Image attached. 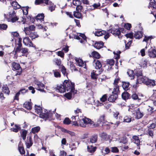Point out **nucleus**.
<instances>
[{
	"mask_svg": "<svg viewBox=\"0 0 156 156\" xmlns=\"http://www.w3.org/2000/svg\"><path fill=\"white\" fill-rule=\"evenodd\" d=\"M104 115L101 116L97 121L96 123H95L90 119L84 117L82 119L84 123L85 124H89L90 126H99V127L106 126H110L111 123H109L107 122L104 121Z\"/></svg>",
	"mask_w": 156,
	"mask_h": 156,
	"instance_id": "f257e3e1",
	"label": "nucleus"
},
{
	"mask_svg": "<svg viewBox=\"0 0 156 156\" xmlns=\"http://www.w3.org/2000/svg\"><path fill=\"white\" fill-rule=\"evenodd\" d=\"M35 112L39 115L40 117L42 118H49L51 117L52 113L50 111L48 112L47 110L44 109L43 110L40 106H35Z\"/></svg>",
	"mask_w": 156,
	"mask_h": 156,
	"instance_id": "f03ea898",
	"label": "nucleus"
},
{
	"mask_svg": "<svg viewBox=\"0 0 156 156\" xmlns=\"http://www.w3.org/2000/svg\"><path fill=\"white\" fill-rule=\"evenodd\" d=\"M35 3L36 5H38L43 3L45 4L48 5L49 9L51 12L55 9V5L48 0H36Z\"/></svg>",
	"mask_w": 156,
	"mask_h": 156,
	"instance_id": "7ed1b4c3",
	"label": "nucleus"
},
{
	"mask_svg": "<svg viewBox=\"0 0 156 156\" xmlns=\"http://www.w3.org/2000/svg\"><path fill=\"white\" fill-rule=\"evenodd\" d=\"M63 84L64 85L65 89L68 92H74V84L68 80L64 81Z\"/></svg>",
	"mask_w": 156,
	"mask_h": 156,
	"instance_id": "20e7f679",
	"label": "nucleus"
},
{
	"mask_svg": "<svg viewBox=\"0 0 156 156\" xmlns=\"http://www.w3.org/2000/svg\"><path fill=\"white\" fill-rule=\"evenodd\" d=\"M109 33H111L115 36H118L119 38L122 37L120 35V31L119 29H116L115 27H112L111 29L108 30Z\"/></svg>",
	"mask_w": 156,
	"mask_h": 156,
	"instance_id": "39448f33",
	"label": "nucleus"
},
{
	"mask_svg": "<svg viewBox=\"0 0 156 156\" xmlns=\"http://www.w3.org/2000/svg\"><path fill=\"white\" fill-rule=\"evenodd\" d=\"M35 84L36 89L41 92H45V91L44 90V84L41 82L37 81L36 82Z\"/></svg>",
	"mask_w": 156,
	"mask_h": 156,
	"instance_id": "423d86ee",
	"label": "nucleus"
},
{
	"mask_svg": "<svg viewBox=\"0 0 156 156\" xmlns=\"http://www.w3.org/2000/svg\"><path fill=\"white\" fill-rule=\"evenodd\" d=\"M23 42L26 46H29L30 47H35V46L34 45L30 39L28 37H26L23 38Z\"/></svg>",
	"mask_w": 156,
	"mask_h": 156,
	"instance_id": "0eeeda50",
	"label": "nucleus"
},
{
	"mask_svg": "<svg viewBox=\"0 0 156 156\" xmlns=\"http://www.w3.org/2000/svg\"><path fill=\"white\" fill-rule=\"evenodd\" d=\"M9 21H11L12 23H14L18 20V18L16 16L14 11H13L12 13H10L9 15Z\"/></svg>",
	"mask_w": 156,
	"mask_h": 156,
	"instance_id": "6e6552de",
	"label": "nucleus"
},
{
	"mask_svg": "<svg viewBox=\"0 0 156 156\" xmlns=\"http://www.w3.org/2000/svg\"><path fill=\"white\" fill-rule=\"evenodd\" d=\"M136 118L139 119L141 118L144 115L143 113L141 112L139 108H137L135 110Z\"/></svg>",
	"mask_w": 156,
	"mask_h": 156,
	"instance_id": "1a4fd4ad",
	"label": "nucleus"
},
{
	"mask_svg": "<svg viewBox=\"0 0 156 156\" xmlns=\"http://www.w3.org/2000/svg\"><path fill=\"white\" fill-rule=\"evenodd\" d=\"M35 28V27L34 25H32L28 27L24 28V31L26 35H29V34L30 33V30H34Z\"/></svg>",
	"mask_w": 156,
	"mask_h": 156,
	"instance_id": "9d476101",
	"label": "nucleus"
},
{
	"mask_svg": "<svg viewBox=\"0 0 156 156\" xmlns=\"http://www.w3.org/2000/svg\"><path fill=\"white\" fill-rule=\"evenodd\" d=\"M145 84L148 87H151L154 86L155 83L154 80H151L147 78L145 82Z\"/></svg>",
	"mask_w": 156,
	"mask_h": 156,
	"instance_id": "9b49d317",
	"label": "nucleus"
},
{
	"mask_svg": "<svg viewBox=\"0 0 156 156\" xmlns=\"http://www.w3.org/2000/svg\"><path fill=\"white\" fill-rule=\"evenodd\" d=\"M75 61L77 62V65L80 67H84L85 68H86V64L84 63L83 61L80 59L76 58L75 59Z\"/></svg>",
	"mask_w": 156,
	"mask_h": 156,
	"instance_id": "f8f14e48",
	"label": "nucleus"
},
{
	"mask_svg": "<svg viewBox=\"0 0 156 156\" xmlns=\"http://www.w3.org/2000/svg\"><path fill=\"white\" fill-rule=\"evenodd\" d=\"M148 54L150 58H155L156 57V50L152 49H149Z\"/></svg>",
	"mask_w": 156,
	"mask_h": 156,
	"instance_id": "ddd939ff",
	"label": "nucleus"
},
{
	"mask_svg": "<svg viewBox=\"0 0 156 156\" xmlns=\"http://www.w3.org/2000/svg\"><path fill=\"white\" fill-rule=\"evenodd\" d=\"M118 94H112L110 95L108 98V100L110 102H113L118 98Z\"/></svg>",
	"mask_w": 156,
	"mask_h": 156,
	"instance_id": "4468645a",
	"label": "nucleus"
},
{
	"mask_svg": "<svg viewBox=\"0 0 156 156\" xmlns=\"http://www.w3.org/2000/svg\"><path fill=\"white\" fill-rule=\"evenodd\" d=\"M93 33L96 36H100L106 34V32L104 30H96L95 32L93 31Z\"/></svg>",
	"mask_w": 156,
	"mask_h": 156,
	"instance_id": "2eb2a0df",
	"label": "nucleus"
},
{
	"mask_svg": "<svg viewBox=\"0 0 156 156\" xmlns=\"http://www.w3.org/2000/svg\"><path fill=\"white\" fill-rule=\"evenodd\" d=\"M104 45V43L102 41H98L94 44V47L97 49H100L102 48Z\"/></svg>",
	"mask_w": 156,
	"mask_h": 156,
	"instance_id": "dca6fc26",
	"label": "nucleus"
},
{
	"mask_svg": "<svg viewBox=\"0 0 156 156\" xmlns=\"http://www.w3.org/2000/svg\"><path fill=\"white\" fill-rule=\"evenodd\" d=\"M56 89L57 91L60 92L61 93H64L66 90L63 84V85H61L57 86Z\"/></svg>",
	"mask_w": 156,
	"mask_h": 156,
	"instance_id": "f3484780",
	"label": "nucleus"
},
{
	"mask_svg": "<svg viewBox=\"0 0 156 156\" xmlns=\"http://www.w3.org/2000/svg\"><path fill=\"white\" fill-rule=\"evenodd\" d=\"M147 78L145 77H138L136 83H143L145 84V82L146 81Z\"/></svg>",
	"mask_w": 156,
	"mask_h": 156,
	"instance_id": "a211bd4d",
	"label": "nucleus"
},
{
	"mask_svg": "<svg viewBox=\"0 0 156 156\" xmlns=\"http://www.w3.org/2000/svg\"><path fill=\"white\" fill-rule=\"evenodd\" d=\"M143 36V32L141 31H139L136 32L134 35V37L136 39H140Z\"/></svg>",
	"mask_w": 156,
	"mask_h": 156,
	"instance_id": "6ab92c4d",
	"label": "nucleus"
},
{
	"mask_svg": "<svg viewBox=\"0 0 156 156\" xmlns=\"http://www.w3.org/2000/svg\"><path fill=\"white\" fill-rule=\"evenodd\" d=\"M44 15L43 13L39 14L36 17V19L38 21V20L42 22L44 21Z\"/></svg>",
	"mask_w": 156,
	"mask_h": 156,
	"instance_id": "aec40b11",
	"label": "nucleus"
},
{
	"mask_svg": "<svg viewBox=\"0 0 156 156\" xmlns=\"http://www.w3.org/2000/svg\"><path fill=\"white\" fill-rule=\"evenodd\" d=\"M151 128H148L146 130H144V134L149 135L150 136L152 137L153 136V132L151 130Z\"/></svg>",
	"mask_w": 156,
	"mask_h": 156,
	"instance_id": "412c9836",
	"label": "nucleus"
},
{
	"mask_svg": "<svg viewBox=\"0 0 156 156\" xmlns=\"http://www.w3.org/2000/svg\"><path fill=\"white\" fill-rule=\"evenodd\" d=\"M87 151L90 153H93L96 150V147H93L91 145L88 146L87 147Z\"/></svg>",
	"mask_w": 156,
	"mask_h": 156,
	"instance_id": "4be33fe9",
	"label": "nucleus"
},
{
	"mask_svg": "<svg viewBox=\"0 0 156 156\" xmlns=\"http://www.w3.org/2000/svg\"><path fill=\"white\" fill-rule=\"evenodd\" d=\"M97 71L93 70L92 72L91 73V76L92 79L96 80L97 78V76L98 75V74L97 73Z\"/></svg>",
	"mask_w": 156,
	"mask_h": 156,
	"instance_id": "5701e85b",
	"label": "nucleus"
},
{
	"mask_svg": "<svg viewBox=\"0 0 156 156\" xmlns=\"http://www.w3.org/2000/svg\"><path fill=\"white\" fill-rule=\"evenodd\" d=\"M12 6L14 9H16L21 7L20 5L16 2H12L11 3Z\"/></svg>",
	"mask_w": 156,
	"mask_h": 156,
	"instance_id": "b1692460",
	"label": "nucleus"
},
{
	"mask_svg": "<svg viewBox=\"0 0 156 156\" xmlns=\"http://www.w3.org/2000/svg\"><path fill=\"white\" fill-rule=\"evenodd\" d=\"M61 131L64 133H66L69 134L71 136H74L75 135V133L74 132L67 130L63 127H60Z\"/></svg>",
	"mask_w": 156,
	"mask_h": 156,
	"instance_id": "393cba45",
	"label": "nucleus"
},
{
	"mask_svg": "<svg viewBox=\"0 0 156 156\" xmlns=\"http://www.w3.org/2000/svg\"><path fill=\"white\" fill-rule=\"evenodd\" d=\"M133 100H138V101L142 103L143 102V101H141L142 98H139L138 95L136 94H132L131 96Z\"/></svg>",
	"mask_w": 156,
	"mask_h": 156,
	"instance_id": "a878e982",
	"label": "nucleus"
},
{
	"mask_svg": "<svg viewBox=\"0 0 156 156\" xmlns=\"http://www.w3.org/2000/svg\"><path fill=\"white\" fill-rule=\"evenodd\" d=\"M133 139L135 140L134 143L137 145V146H139L140 144V140L138 136H133Z\"/></svg>",
	"mask_w": 156,
	"mask_h": 156,
	"instance_id": "bb28decb",
	"label": "nucleus"
},
{
	"mask_svg": "<svg viewBox=\"0 0 156 156\" xmlns=\"http://www.w3.org/2000/svg\"><path fill=\"white\" fill-rule=\"evenodd\" d=\"M2 91L4 93L8 95L9 94L10 92L9 88L6 85H4L2 87Z\"/></svg>",
	"mask_w": 156,
	"mask_h": 156,
	"instance_id": "cd10ccee",
	"label": "nucleus"
},
{
	"mask_svg": "<svg viewBox=\"0 0 156 156\" xmlns=\"http://www.w3.org/2000/svg\"><path fill=\"white\" fill-rule=\"evenodd\" d=\"M23 107L27 109H30L32 108L31 103L29 102H26L24 104Z\"/></svg>",
	"mask_w": 156,
	"mask_h": 156,
	"instance_id": "c85d7f7f",
	"label": "nucleus"
},
{
	"mask_svg": "<svg viewBox=\"0 0 156 156\" xmlns=\"http://www.w3.org/2000/svg\"><path fill=\"white\" fill-rule=\"evenodd\" d=\"M122 98L124 100L128 99L129 97V94L127 92H124L122 95Z\"/></svg>",
	"mask_w": 156,
	"mask_h": 156,
	"instance_id": "c756f323",
	"label": "nucleus"
},
{
	"mask_svg": "<svg viewBox=\"0 0 156 156\" xmlns=\"http://www.w3.org/2000/svg\"><path fill=\"white\" fill-rule=\"evenodd\" d=\"M12 66L13 68L16 70H18L20 68V64L15 62H14L12 63Z\"/></svg>",
	"mask_w": 156,
	"mask_h": 156,
	"instance_id": "7c9ffc66",
	"label": "nucleus"
},
{
	"mask_svg": "<svg viewBox=\"0 0 156 156\" xmlns=\"http://www.w3.org/2000/svg\"><path fill=\"white\" fill-rule=\"evenodd\" d=\"M29 36L31 38L32 40L38 37V35L35 32L30 33L29 34Z\"/></svg>",
	"mask_w": 156,
	"mask_h": 156,
	"instance_id": "2f4dec72",
	"label": "nucleus"
},
{
	"mask_svg": "<svg viewBox=\"0 0 156 156\" xmlns=\"http://www.w3.org/2000/svg\"><path fill=\"white\" fill-rule=\"evenodd\" d=\"M129 76L130 77L131 79H134V73L132 70H129L127 73Z\"/></svg>",
	"mask_w": 156,
	"mask_h": 156,
	"instance_id": "473e14b6",
	"label": "nucleus"
},
{
	"mask_svg": "<svg viewBox=\"0 0 156 156\" xmlns=\"http://www.w3.org/2000/svg\"><path fill=\"white\" fill-rule=\"evenodd\" d=\"M60 69L61 71L63 74L64 76H67L68 73L66 72V69L65 67L63 66H62Z\"/></svg>",
	"mask_w": 156,
	"mask_h": 156,
	"instance_id": "72a5a7b5",
	"label": "nucleus"
},
{
	"mask_svg": "<svg viewBox=\"0 0 156 156\" xmlns=\"http://www.w3.org/2000/svg\"><path fill=\"white\" fill-rule=\"evenodd\" d=\"M96 66L95 68L97 69H100L102 67V65L100 62L98 60L96 61L95 62Z\"/></svg>",
	"mask_w": 156,
	"mask_h": 156,
	"instance_id": "f704fd0d",
	"label": "nucleus"
},
{
	"mask_svg": "<svg viewBox=\"0 0 156 156\" xmlns=\"http://www.w3.org/2000/svg\"><path fill=\"white\" fill-rule=\"evenodd\" d=\"M92 56L95 58H99L100 57V55L99 53L96 51H93L92 52Z\"/></svg>",
	"mask_w": 156,
	"mask_h": 156,
	"instance_id": "c9c22d12",
	"label": "nucleus"
},
{
	"mask_svg": "<svg viewBox=\"0 0 156 156\" xmlns=\"http://www.w3.org/2000/svg\"><path fill=\"white\" fill-rule=\"evenodd\" d=\"M114 87L113 89V91L112 92V94H118V93L119 91V86L118 85H114Z\"/></svg>",
	"mask_w": 156,
	"mask_h": 156,
	"instance_id": "e433bc0d",
	"label": "nucleus"
},
{
	"mask_svg": "<svg viewBox=\"0 0 156 156\" xmlns=\"http://www.w3.org/2000/svg\"><path fill=\"white\" fill-rule=\"evenodd\" d=\"M27 133V131L24 130L23 131L22 133H21V136L23 140H25L26 139Z\"/></svg>",
	"mask_w": 156,
	"mask_h": 156,
	"instance_id": "4c0bfd02",
	"label": "nucleus"
},
{
	"mask_svg": "<svg viewBox=\"0 0 156 156\" xmlns=\"http://www.w3.org/2000/svg\"><path fill=\"white\" fill-rule=\"evenodd\" d=\"M79 35L83 38V39H81L80 41V42L81 43H83L85 42V41H86V37L84 34H80Z\"/></svg>",
	"mask_w": 156,
	"mask_h": 156,
	"instance_id": "58836bf2",
	"label": "nucleus"
},
{
	"mask_svg": "<svg viewBox=\"0 0 156 156\" xmlns=\"http://www.w3.org/2000/svg\"><path fill=\"white\" fill-rule=\"evenodd\" d=\"M73 15L75 17L77 18H80L81 16V13L77 11H74Z\"/></svg>",
	"mask_w": 156,
	"mask_h": 156,
	"instance_id": "ea45409f",
	"label": "nucleus"
},
{
	"mask_svg": "<svg viewBox=\"0 0 156 156\" xmlns=\"http://www.w3.org/2000/svg\"><path fill=\"white\" fill-rule=\"evenodd\" d=\"M18 150L20 154H24L25 153V151L24 149V148L23 146H19L18 147Z\"/></svg>",
	"mask_w": 156,
	"mask_h": 156,
	"instance_id": "a19ab883",
	"label": "nucleus"
},
{
	"mask_svg": "<svg viewBox=\"0 0 156 156\" xmlns=\"http://www.w3.org/2000/svg\"><path fill=\"white\" fill-rule=\"evenodd\" d=\"M40 127H33L31 129V132L35 134L38 132L40 130Z\"/></svg>",
	"mask_w": 156,
	"mask_h": 156,
	"instance_id": "79ce46f5",
	"label": "nucleus"
},
{
	"mask_svg": "<svg viewBox=\"0 0 156 156\" xmlns=\"http://www.w3.org/2000/svg\"><path fill=\"white\" fill-rule=\"evenodd\" d=\"M72 3L73 5L76 6L80 5L81 3L80 0H73Z\"/></svg>",
	"mask_w": 156,
	"mask_h": 156,
	"instance_id": "37998d69",
	"label": "nucleus"
},
{
	"mask_svg": "<svg viewBox=\"0 0 156 156\" xmlns=\"http://www.w3.org/2000/svg\"><path fill=\"white\" fill-rule=\"evenodd\" d=\"M53 73L54 76L56 77H60L61 76V74L60 72H58L57 70H53Z\"/></svg>",
	"mask_w": 156,
	"mask_h": 156,
	"instance_id": "c03bdc74",
	"label": "nucleus"
},
{
	"mask_svg": "<svg viewBox=\"0 0 156 156\" xmlns=\"http://www.w3.org/2000/svg\"><path fill=\"white\" fill-rule=\"evenodd\" d=\"M129 86V83H128L123 82L122 84V87L125 90H127Z\"/></svg>",
	"mask_w": 156,
	"mask_h": 156,
	"instance_id": "a18cd8bd",
	"label": "nucleus"
},
{
	"mask_svg": "<svg viewBox=\"0 0 156 156\" xmlns=\"http://www.w3.org/2000/svg\"><path fill=\"white\" fill-rule=\"evenodd\" d=\"M22 53V56H25V54L27 53L28 52V49L26 48H22L20 51Z\"/></svg>",
	"mask_w": 156,
	"mask_h": 156,
	"instance_id": "49530a36",
	"label": "nucleus"
},
{
	"mask_svg": "<svg viewBox=\"0 0 156 156\" xmlns=\"http://www.w3.org/2000/svg\"><path fill=\"white\" fill-rule=\"evenodd\" d=\"M97 136L95 135L93 136L90 140V141L91 143H93L96 142L97 141Z\"/></svg>",
	"mask_w": 156,
	"mask_h": 156,
	"instance_id": "de8ad7c7",
	"label": "nucleus"
},
{
	"mask_svg": "<svg viewBox=\"0 0 156 156\" xmlns=\"http://www.w3.org/2000/svg\"><path fill=\"white\" fill-rule=\"evenodd\" d=\"M71 122V121L68 118H66L64 120L63 123L64 124L68 125L70 124Z\"/></svg>",
	"mask_w": 156,
	"mask_h": 156,
	"instance_id": "09e8293b",
	"label": "nucleus"
},
{
	"mask_svg": "<svg viewBox=\"0 0 156 156\" xmlns=\"http://www.w3.org/2000/svg\"><path fill=\"white\" fill-rule=\"evenodd\" d=\"M148 7L149 8L152 7H153V8H156V3H154L153 2H150Z\"/></svg>",
	"mask_w": 156,
	"mask_h": 156,
	"instance_id": "8fccbe9b",
	"label": "nucleus"
},
{
	"mask_svg": "<svg viewBox=\"0 0 156 156\" xmlns=\"http://www.w3.org/2000/svg\"><path fill=\"white\" fill-rule=\"evenodd\" d=\"M53 61L58 66H60L61 62L60 59H58L57 58H55Z\"/></svg>",
	"mask_w": 156,
	"mask_h": 156,
	"instance_id": "3c124183",
	"label": "nucleus"
},
{
	"mask_svg": "<svg viewBox=\"0 0 156 156\" xmlns=\"http://www.w3.org/2000/svg\"><path fill=\"white\" fill-rule=\"evenodd\" d=\"M125 43L126 41H125ZM132 40H130L128 42L127 44H125V48L126 49H128L129 48V47L130 46L131 44H132Z\"/></svg>",
	"mask_w": 156,
	"mask_h": 156,
	"instance_id": "603ef678",
	"label": "nucleus"
},
{
	"mask_svg": "<svg viewBox=\"0 0 156 156\" xmlns=\"http://www.w3.org/2000/svg\"><path fill=\"white\" fill-rule=\"evenodd\" d=\"M21 129V127H16V128H12L10 129L11 131H12L16 133L19 130Z\"/></svg>",
	"mask_w": 156,
	"mask_h": 156,
	"instance_id": "864d4df0",
	"label": "nucleus"
},
{
	"mask_svg": "<svg viewBox=\"0 0 156 156\" xmlns=\"http://www.w3.org/2000/svg\"><path fill=\"white\" fill-rule=\"evenodd\" d=\"M111 151L113 153H118L119 150L117 147H114L112 148Z\"/></svg>",
	"mask_w": 156,
	"mask_h": 156,
	"instance_id": "5fc2aeb1",
	"label": "nucleus"
},
{
	"mask_svg": "<svg viewBox=\"0 0 156 156\" xmlns=\"http://www.w3.org/2000/svg\"><path fill=\"white\" fill-rule=\"evenodd\" d=\"M7 27V25L4 24H0V29L5 30Z\"/></svg>",
	"mask_w": 156,
	"mask_h": 156,
	"instance_id": "6e6d98bb",
	"label": "nucleus"
},
{
	"mask_svg": "<svg viewBox=\"0 0 156 156\" xmlns=\"http://www.w3.org/2000/svg\"><path fill=\"white\" fill-rule=\"evenodd\" d=\"M147 60H144L141 64V67L144 68L146 67L147 66Z\"/></svg>",
	"mask_w": 156,
	"mask_h": 156,
	"instance_id": "4d7b16f0",
	"label": "nucleus"
},
{
	"mask_svg": "<svg viewBox=\"0 0 156 156\" xmlns=\"http://www.w3.org/2000/svg\"><path fill=\"white\" fill-rule=\"evenodd\" d=\"M125 36L127 38H130L131 39H132L133 38V33H132L127 34L125 35Z\"/></svg>",
	"mask_w": 156,
	"mask_h": 156,
	"instance_id": "13d9d810",
	"label": "nucleus"
},
{
	"mask_svg": "<svg viewBox=\"0 0 156 156\" xmlns=\"http://www.w3.org/2000/svg\"><path fill=\"white\" fill-rule=\"evenodd\" d=\"M86 87L87 90H89L92 87V83L91 82H88L87 83Z\"/></svg>",
	"mask_w": 156,
	"mask_h": 156,
	"instance_id": "bf43d9fd",
	"label": "nucleus"
},
{
	"mask_svg": "<svg viewBox=\"0 0 156 156\" xmlns=\"http://www.w3.org/2000/svg\"><path fill=\"white\" fill-rule=\"evenodd\" d=\"M131 27V24L130 23H126L125 24L124 27L127 30H129Z\"/></svg>",
	"mask_w": 156,
	"mask_h": 156,
	"instance_id": "052dcab7",
	"label": "nucleus"
},
{
	"mask_svg": "<svg viewBox=\"0 0 156 156\" xmlns=\"http://www.w3.org/2000/svg\"><path fill=\"white\" fill-rule=\"evenodd\" d=\"M16 47V48L15 51V52L16 53L17 52H20L22 48H21L22 47V46L17 45Z\"/></svg>",
	"mask_w": 156,
	"mask_h": 156,
	"instance_id": "680f3d73",
	"label": "nucleus"
},
{
	"mask_svg": "<svg viewBox=\"0 0 156 156\" xmlns=\"http://www.w3.org/2000/svg\"><path fill=\"white\" fill-rule=\"evenodd\" d=\"M107 96L106 94L103 95L101 98H100L101 101L104 102L106 101L107 100Z\"/></svg>",
	"mask_w": 156,
	"mask_h": 156,
	"instance_id": "e2e57ef3",
	"label": "nucleus"
},
{
	"mask_svg": "<svg viewBox=\"0 0 156 156\" xmlns=\"http://www.w3.org/2000/svg\"><path fill=\"white\" fill-rule=\"evenodd\" d=\"M124 121L127 122H129L131 121V118L129 117L126 116L125 117Z\"/></svg>",
	"mask_w": 156,
	"mask_h": 156,
	"instance_id": "0e129e2a",
	"label": "nucleus"
},
{
	"mask_svg": "<svg viewBox=\"0 0 156 156\" xmlns=\"http://www.w3.org/2000/svg\"><path fill=\"white\" fill-rule=\"evenodd\" d=\"M107 63L110 66H113L114 64V61L113 59H112L107 61Z\"/></svg>",
	"mask_w": 156,
	"mask_h": 156,
	"instance_id": "69168bd1",
	"label": "nucleus"
},
{
	"mask_svg": "<svg viewBox=\"0 0 156 156\" xmlns=\"http://www.w3.org/2000/svg\"><path fill=\"white\" fill-rule=\"evenodd\" d=\"M83 9V7L81 5L77 6L76 8V11L79 12H80Z\"/></svg>",
	"mask_w": 156,
	"mask_h": 156,
	"instance_id": "338daca9",
	"label": "nucleus"
},
{
	"mask_svg": "<svg viewBox=\"0 0 156 156\" xmlns=\"http://www.w3.org/2000/svg\"><path fill=\"white\" fill-rule=\"evenodd\" d=\"M70 92H69V93H67L66 94H65V96L66 97L68 98V99H70L72 97V95L70 93Z\"/></svg>",
	"mask_w": 156,
	"mask_h": 156,
	"instance_id": "774afa93",
	"label": "nucleus"
}]
</instances>
